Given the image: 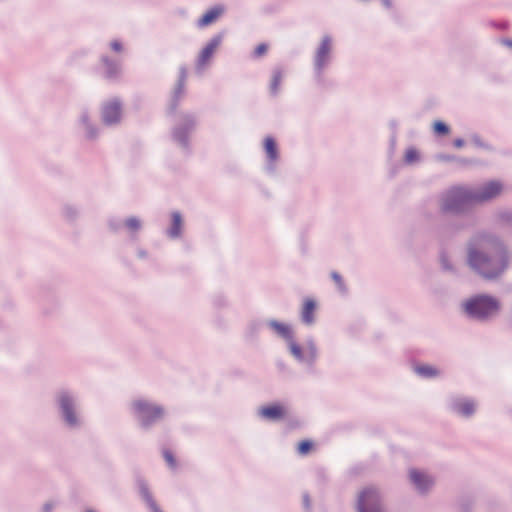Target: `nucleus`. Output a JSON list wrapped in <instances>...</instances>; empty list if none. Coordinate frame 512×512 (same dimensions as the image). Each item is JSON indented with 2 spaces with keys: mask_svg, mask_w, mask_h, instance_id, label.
I'll return each mask as SVG.
<instances>
[{
  "mask_svg": "<svg viewBox=\"0 0 512 512\" xmlns=\"http://www.w3.org/2000/svg\"><path fill=\"white\" fill-rule=\"evenodd\" d=\"M468 261L485 278L498 276L507 266V256L502 244L489 239H483L477 246L469 248Z\"/></svg>",
  "mask_w": 512,
  "mask_h": 512,
  "instance_id": "f257e3e1",
  "label": "nucleus"
},
{
  "mask_svg": "<svg viewBox=\"0 0 512 512\" xmlns=\"http://www.w3.org/2000/svg\"><path fill=\"white\" fill-rule=\"evenodd\" d=\"M503 186L498 181L484 184L477 191L464 187H455L442 197L441 207L447 212H460L474 203L485 202L498 196Z\"/></svg>",
  "mask_w": 512,
  "mask_h": 512,
  "instance_id": "f03ea898",
  "label": "nucleus"
},
{
  "mask_svg": "<svg viewBox=\"0 0 512 512\" xmlns=\"http://www.w3.org/2000/svg\"><path fill=\"white\" fill-rule=\"evenodd\" d=\"M464 311L472 318L484 320L496 315L499 311V302L487 295H478L470 298L463 304Z\"/></svg>",
  "mask_w": 512,
  "mask_h": 512,
  "instance_id": "7ed1b4c3",
  "label": "nucleus"
},
{
  "mask_svg": "<svg viewBox=\"0 0 512 512\" xmlns=\"http://www.w3.org/2000/svg\"><path fill=\"white\" fill-rule=\"evenodd\" d=\"M133 408L141 424L145 427L151 425L163 416V409L161 407L143 400L135 401Z\"/></svg>",
  "mask_w": 512,
  "mask_h": 512,
  "instance_id": "20e7f679",
  "label": "nucleus"
},
{
  "mask_svg": "<svg viewBox=\"0 0 512 512\" xmlns=\"http://www.w3.org/2000/svg\"><path fill=\"white\" fill-rule=\"evenodd\" d=\"M358 512H383L380 495L375 488H365L358 498Z\"/></svg>",
  "mask_w": 512,
  "mask_h": 512,
  "instance_id": "39448f33",
  "label": "nucleus"
},
{
  "mask_svg": "<svg viewBox=\"0 0 512 512\" xmlns=\"http://www.w3.org/2000/svg\"><path fill=\"white\" fill-rule=\"evenodd\" d=\"M59 405L66 423L69 426H76L78 424V419L74 413L73 400L66 392H63L59 395Z\"/></svg>",
  "mask_w": 512,
  "mask_h": 512,
  "instance_id": "423d86ee",
  "label": "nucleus"
},
{
  "mask_svg": "<svg viewBox=\"0 0 512 512\" xmlns=\"http://www.w3.org/2000/svg\"><path fill=\"white\" fill-rule=\"evenodd\" d=\"M331 50L332 39L329 36H325L315 55V67L318 71H321L327 65Z\"/></svg>",
  "mask_w": 512,
  "mask_h": 512,
  "instance_id": "0eeeda50",
  "label": "nucleus"
},
{
  "mask_svg": "<svg viewBox=\"0 0 512 512\" xmlns=\"http://www.w3.org/2000/svg\"><path fill=\"white\" fill-rule=\"evenodd\" d=\"M409 476L411 482L420 492H425L434 483L433 479L429 475L416 469H411L409 472Z\"/></svg>",
  "mask_w": 512,
  "mask_h": 512,
  "instance_id": "6e6552de",
  "label": "nucleus"
},
{
  "mask_svg": "<svg viewBox=\"0 0 512 512\" xmlns=\"http://www.w3.org/2000/svg\"><path fill=\"white\" fill-rule=\"evenodd\" d=\"M103 121L106 124H114L119 121L121 116V106L116 100L110 101L104 105L102 111Z\"/></svg>",
  "mask_w": 512,
  "mask_h": 512,
  "instance_id": "1a4fd4ad",
  "label": "nucleus"
},
{
  "mask_svg": "<svg viewBox=\"0 0 512 512\" xmlns=\"http://www.w3.org/2000/svg\"><path fill=\"white\" fill-rule=\"evenodd\" d=\"M225 11L223 5H216L209 9L198 21L200 27L208 26L215 22Z\"/></svg>",
  "mask_w": 512,
  "mask_h": 512,
  "instance_id": "9d476101",
  "label": "nucleus"
},
{
  "mask_svg": "<svg viewBox=\"0 0 512 512\" xmlns=\"http://www.w3.org/2000/svg\"><path fill=\"white\" fill-rule=\"evenodd\" d=\"M221 39L219 37L213 38L201 51L199 56L198 65L204 66L212 57L216 49L218 48Z\"/></svg>",
  "mask_w": 512,
  "mask_h": 512,
  "instance_id": "9b49d317",
  "label": "nucleus"
},
{
  "mask_svg": "<svg viewBox=\"0 0 512 512\" xmlns=\"http://www.w3.org/2000/svg\"><path fill=\"white\" fill-rule=\"evenodd\" d=\"M285 408L282 405H271L262 407L260 409V415L263 418L269 419V420H278L284 417L285 415Z\"/></svg>",
  "mask_w": 512,
  "mask_h": 512,
  "instance_id": "f8f14e48",
  "label": "nucleus"
},
{
  "mask_svg": "<svg viewBox=\"0 0 512 512\" xmlns=\"http://www.w3.org/2000/svg\"><path fill=\"white\" fill-rule=\"evenodd\" d=\"M453 409L464 416H470L475 411V404L469 399H456L453 402Z\"/></svg>",
  "mask_w": 512,
  "mask_h": 512,
  "instance_id": "ddd939ff",
  "label": "nucleus"
},
{
  "mask_svg": "<svg viewBox=\"0 0 512 512\" xmlns=\"http://www.w3.org/2000/svg\"><path fill=\"white\" fill-rule=\"evenodd\" d=\"M316 310V303L312 299H306L303 304L301 318L305 324H312L314 322V313Z\"/></svg>",
  "mask_w": 512,
  "mask_h": 512,
  "instance_id": "4468645a",
  "label": "nucleus"
},
{
  "mask_svg": "<svg viewBox=\"0 0 512 512\" xmlns=\"http://www.w3.org/2000/svg\"><path fill=\"white\" fill-rule=\"evenodd\" d=\"M182 218L178 212L172 214V226L168 233L171 237H178L181 234Z\"/></svg>",
  "mask_w": 512,
  "mask_h": 512,
  "instance_id": "2eb2a0df",
  "label": "nucleus"
},
{
  "mask_svg": "<svg viewBox=\"0 0 512 512\" xmlns=\"http://www.w3.org/2000/svg\"><path fill=\"white\" fill-rule=\"evenodd\" d=\"M264 148H265L268 158L271 161H275L278 158L277 147H276V143L273 138H271V137L265 138Z\"/></svg>",
  "mask_w": 512,
  "mask_h": 512,
  "instance_id": "dca6fc26",
  "label": "nucleus"
},
{
  "mask_svg": "<svg viewBox=\"0 0 512 512\" xmlns=\"http://www.w3.org/2000/svg\"><path fill=\"white\" fill-rule=\"evenodd\" d=\"M103 63L105 65V76L107 78H113L118 74V64L109 61L107 58H103Z\"/></svg>",
  "mask_w": 512,
  "mask_h": 512,
  "instance_id": "f3484780",
  "label": "nucleus"
},
{
  "mask_svg": "<svg viewBox=\"0 0 512 512\" xmlns=\"http://www.w3.org/2000/svg\"><path fill=\"white\" fill-rule=\"evenodd\" d=\"M282 78H283L282 71L275 70L273 72V76H272V80H271V85H270V90H271L272 94H277V92L279 90V87H280V84H281V81H282Z\"/></svg>",
  "mask_w": 512,
  "mask_h": 512,
  "instance_id": "a211bd4d",
  "label": "nucleus"
},
{
  "mask_svg": "<svg viewBox=\"0 0 512 512\" xmlns=\"http://www.w3.org/2000/svg\"><path fill=\"white\" fill-rule=\"evenodd\" d=\"M141 493H142V496L144 497V499L147 501L148 505L150 506L151 510L153 512H162L158 506L156 505V503L154 502L151 494L149 493L148 489L145 488V487H142L141 488Z\"/></svg>",
  "mask_w": 512,
  "mask_h": 512,
  "instance_id": "6ab92c4d",
  "label": "nucleus"
},
{
  "mask_svg": "<svg viewBox=\"0 0 512 512\" xmlns=\"http://www.w3.org/2000/svg\"><path fill=\"white\" fill-rule=\"evenodd\" d=\"M272 326L274 327V329L280 334L282 335L283 337L291 340L292 336H291V330L288 326L284 325V324H280V323H276V322H273L272 323Z\"/></svg>",
  "mask_w": 512,
  "mask_h": 512,
  "instance_id": "aec40b11",
  "label": "nucleus"
},
{
  "mask_svg": "<svg viewBox=\"0 0 512 512\" xmlns=\"http://www.w3.org/2000/svg\"><path fill=\"white\" fill-rule=\"evenodd\" d=\"M418 374L425 377H432L438 374L437 370L431 366H419L416 368Z\"/></svg>",
  "mask_w": 512,
  "mask_h": 512,
  "instance_id": "412c9836",
  "label": "nucleus"
},
{
  "mask_svg": "<svg viewBox=\"0 0 512 512\" xmlns=\"http://www.w3.org/2000/svg\"><path fill=\"white\" fill-rule=\"evenodd\" d=\"M290 351L295 358H297L298 360H303L304 357H303L302 349L300 348V346H298L292 340H290Z\"/></svg>",
  "mask_w": 512,
  "mask_h": 512,
  "instance_id": "4be33fe9",
  "label": "nucleus"
},
{
  "mask_svg": "<svg viewBox=\"0 0 512 512\" xmlns=\"http://www.w3.org/2000/svg\"><path fill=\"white\" fill-rule=\"evenodd\" d=\"M125 225L131 231H137L141 227L140 221L135 217L127 219Z\"/></svg>",
  "mask_w": 512,
  "mask_h": 512,
  "instance_id": "5701e85b",
  "label": "nucleus"
},
{
  "mask_svg": "<svg viewBox=\"0 0 512 512\" xmlns=\"http://www.w3.org/2000/svg\"><path fill=\"white\" fill-rule=\"evenodd\" d=\"M434 132L439 135H445L448 134L449 128L445 123L437 121L434 123Z\"/></svg>",
  "mask_w": 512,
  "mask_h": 512,
  "instance_id": "b1692460",
  "label": "nucleus"
},
{
  "mask_svg": "<svg viewBox=\"0 0 512 512\" xmlns=\"http://www.w3.org/2000/svg\"><path fill=\"white\" fill-rule=\"evenodd\" d=\"M331 277L334 280V282L336 283L338 289L340 291L344 292L345 291V285H344V282H343V279H342L341 275L338 274L337 272H332Z\"/></svg>",
  "mask_w": 512,
  "mask_h": 512,
  "instance_id": "393cba45",
  "label": "nucleus"
},
{
  "mask_svg": "<svg viewBox=\"0 0 512 512\" xmlns=\"http://www.w3.org/2000/svg\"><path fill=\"white\" fill-rule=\"evenodd\" d=\"M312 448V443L309 441H302L298 445V452L302 455L307 454Z\"/></svg>",
  "mask_w": 512,
  "mask_h": 512,
  "instance_id": "a878e982",
  "label": "nucleus"
},
{
  "mask_svg": "<svg viewBox=\"0 0 512 512\" xmlns=\"http://www.w3.org/2000/svg\"><path fill=\"white\" fill-rule=\"evenodd\" d=\"M163 456H164L165 461L167 462V464L171 468H175L176 467V460H175L174 456L172 455V453L169 450H164L163 451Z\"/></svg>",
  "mask_w": 512,
  "mask_h": 512,
  "instance_id": "bb28decb",
  "label": "nucleus"
},
{
  "mask_svg": "<svg viewBox=\"0 0 512 512\" xmlns=\"http://www.w3.org/2000/svg\"><path fill=\"white\" fill-rule=\"evenodd\" d=\"M418 158V153L414 149H408L405 154V160L407 163H412Z\"/></svg>",
  "mask_w": 512,
  "mask_h": 512,
  "instance_id": "cd10ccee",
  "label": "nucleus"
},
{
  "mask_svg": "<svg viewBox=\"0 0 512 512\" xmlns=\"http://www.w3.org/2000/svg\"><path fill=\"white\" fill-rule=\"evenodd\" d=\"M268 50V46L264 43L259 44L255 50H254V56L255 57H261L263 56Z\"/></svg>",
  "mask_w": 512,
  "mask_h": 512,
  "instance_id": "c85d7f7f",
  "label": "nucleus"
},
{
  "mask_svg": "<svg viewBox=\"0 0 512 512\" xmlns=\"http://www.w3.org/2000/svg\"><path fill=\"white\" fill-rule=\"evenodd\" d=\"M174 138L182 145L186 144V132L176 130L174 132Z\"/></svg>",
  "mask_w": 512,
  "mask_h": 512,
  "instance_id": "c756f323",
  "label": "nucleus"
},
{
  "mask_svg": "<svg viewBox=\"0 0 512 512\" xmlns=\"http://www.w3.org/2000/svg\"><path fill=\"white\" fill-rule=\"evenodd\" d=\"M111 48L116 52H120L122 50V44L119 41L114 40L111 42Z\"/></svg>",
  "mask_w": 512,
  "mask_h": 512,
  "instance_id": "7c9ffc66",
  "label": "nucleus"
},
{
  "mask_svg": "<svg viewBox=\"0 0 512 512\" xmlns=\"http://www.w3.org/2000/svg\"><path fill=\"white\" fill-rule=\"evenodd\" d=\"M183 93H184V83H183V81H181L179 83L177 91H176V97L180 98Z\"/></svg>",
  "mask_w": 512,
  "mask_h": 512,
  "instance_id": "2f4dec72",
  "label": "nucleus"
},
{
  "mask_svg": "<svg viewBox=\"0 0 512 512\" xmlns=\"http://www.w3.org/2000/svg\"><path fill=\"white\" fill-rule=\"evenodd\" d=\"M454 145H455V147L460 148L464 145V141L462 139H456L454 141Z\"/></svg>",
  "mask_w": 512,
  "mask_h": 512,
  "instance_id": "473e14b6",
  "label": "nucleus"
},
{
  "mask_svg": "<svg viewBox=\"0 0 512 512\" xmlns=\"http://www.w3.org/2000/svg\"><path fill=\"white\" fill-rule=\"evenodd\" d=\"M43 509H44V512H50V511H51V509H52V505H51V504H46V505L43 507Z\"/></svg>",
  "mask_w": 512,
  "mask_h": 512,
  "instance_id": "72a5a7b5",
  "label": "nucleus"
},
{
  "mask_svg": "<svg viewBox=\"0 0 512 512\" xmlns=\"http://www.w3.org/2000/svg\"><path fill=\"white\" fill-rule=\"evenodd\" d=\"M304 504L306 507H309L310 503H309V497L307 495L304 496Z\"/></svg>",
  "mask_w": 512,
  "mask_h": 512,
  "instance_id": "f704fd0d",
  "label": "nucleus"
},
{
  "mask_svg": "<svg viewBox=\"0 0 512 512\" xmlns=\"http://www.w3.org/2000/svg\"><path fill=\"white\" fill-rule=\"evenodd\" d=\"M503 43H504L505 45H507V46H509V47H511V48H512V40H508V39H506V40H503Z\"/></svg>",
  "mask_w": 512,
  "mask_h": 512,
  "instance_id": "c9c22d12",
  "label": "nucleus"
},
{
  "mask_svg": "<svg viewBox=\"0 0 512 512\" xmlns=\"http://www.w3.org/2000/svg\"><path fill=\"white\" fill-rule=\"evenodd\" d=\"M441 262H442V265H443L445 268H447V269L449 268V267H448V265H447V263H446V257H444V256H443V257H442V259H441Z\"/></svg>",
  "mask_w": 512,
  "mask_h": 512,
  "instance_id": "e433bc0d",
  "label": "nucleus"
},
{
  "mask_svg": "<svg viewBox=\"0 0 512 512\" xmlns=\"http://www.w3.org/2000/svg\"><path fill=\"white\" fill-rule=\"evenodd\" d=\"M383 3L386 5V6H390V1L389 0H383Z\"/></svg>",
  "mask_w": 512,
  "mask_h": 512,
  "instance_id": "4c0bfd02",
  "label": "nucleus"
}]
</instances>
